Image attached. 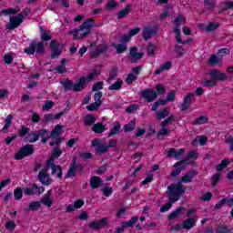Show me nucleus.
<instances>
[{
  "instance_id": "nucleus-52",
  "label": "nucleus",
  "mask_w": 233,
  "mask_h": 233,
  "mask_svg": "<svg viewBox=\"0 0 233 233\" xmlns=\"http://www.w3.org/2000/svg\"><path fill=\"white\" fill-rule=\"evenodd\" d=\"M136 128V121L131 120L129 124L124 126V132H132Z\"/></svg>"
},
{
  "instance_id": "nucleus-6",
  "label": "nucleus",
  "mask_w": 233,
  "mask_h": 233,
  "mask_svg": "<svg viewBox=\"0 0 233 233\" xmlns=\"http://www.w3.org/2000/svg\"><path fill=\"white\" fill-rule=\"evenodd\" d=\"M45 54V44L43 42L36 43L33 41L28 48L25 49V54H28V56H34V54Z\"/></svg>"
},
{
  "instance_id": "nucleus-61",
  "label": "nucleus",
  "mask_w": 233,
  "mask_h": 233,
  "mask_svg": "<svg viewBox=\"0 0 233 233\" xmlns=\"http://www.w3.org/2000/svg\"><path fill=\"white\" fill-rule=\"evenodd\" d=\"M134 81H137V76L132 73L128 74L126 78V83L127 85H130V84L134 83Z\"/></svg>"
},
{
  "instance_id": "nucleus-25",
  "label": "nucleus",
  "mask_w": 233,
  "mask_h": 233,
  "mask_svg": "<svg viewBox=\"0 0 233 233\" xmlns=\"http://www.w3.org/2000/svg\"><path fill=\"white\" fill-rule=\"evenodd\" d=\"M60 85H62L64 92H68V90H74V81L68 78L61 80Z\"/></svg>"
},
{
  "instance_id": "nucleus-53",
  "label": "nucleus",
  "mask_w": 233,
  "mask_h": 233,
  "mask_svg": "<svg viewBox=\"0 0 233 233\" xmlns=\"http://www.w3.org/2000/svg\"><path fill=\"white\" fill-rule=\"evenodd\" d=\"M230 55V49L228 48H221L218 51V56L220 59H223V57H225V56H229Z\"/></svg>"
},
{
  "instance_id": "nucleus-18",
  "label": "nucleus",
  "mask_w": 233,
  "mask_h": 233,
  "mask_svg": "<svg viewBox=\"0 0 233 233\" xmlns=\"http://www.w3.org/2000/svg\"><path fill=\"white\" fill-rule=\"evenodd\" d=\"M196 94L194 93H187V95L184 97V100L182 102L180 110L181 112H186V110H188V107L190 105H192V97H194Z\"/></svg>"
},
{
  "instance_id": "nucleus-5",
  "label": "nucleus",
  "mask_w": 233,
  "mask_h": 233,
  "mask_svg": "<svg viewBox=\"0 0 233 233\" xmlns=\"http://www.w3.org/2000/svg\"><path fill=\"white\" fill-rule=\"evenodd\" d=\"M108 52V45L103 43L97 46V42H91L89 44V56L91 59L105 56Z\"/></svg>"
},
{
  "instance_id": "nucleus-2",
  "label": "nucleus",
  "mask_w": 233,
  "mask_h": 233,
  "mask_svg": "<svg viewBox=\"0 0 233 233\" xmlns=\"http://www.w3.org/2000/svg\"><path fill=\"white\" fill-rule=\"evenodd\" d=\"M92 26H94V20L86 19L77 28L68 31V35H73V39H85L86 35H90Z\"/></svg>"
},
{
  "instance_id": "nucleus-49",
  "label": "nucleus",
  "mask_w": 233,
  "mask_h": 233,
  "mask_svg": "<svg viewBox=\"0 0 233 233\" xmlns=\"http://www.w3.org/2000/svg\"><path fill=\"white\" fill-rule=\"evenodd\" d=\"M18 137H25L26 135L30 134V128L25 126H21V129L17 132Z\"/></svg>"
},
{
  "instance_id": "nucleus-56",
  "label": "nucleus",
  "mask_w": 233,
  "mask_h": 233,
  "mask_svg": "<svg viewBox=\"0 0 233 233\" xmlns=\"http://www.w3.org/2000/svg\"><path fill=\"white\" fill-rule=\"evenodd\" d=\"M116 77H117V70L116 68H113L109 74V77L107 78L106 83L110 85L112 81L116 79Z\"/></svg>"
},
{
  "instance_id": "nucleus-44",
  "label": "nucleus",
  "mask_w": 233,
  "mask_h": 233,
  "mask_svg": "<svg viewBox=\"0 0 233 233\" xmlns=\"http://www.w3.org/2000/svg\"><path fill=\"white\" fill-rule=\"evenodd\" d=\"M61 132H63V126L61 125H56L55 128L51 131L50 137H56V136H61Z\"/></svg>"
},
{
  "instance_id": "nucleus-38",
  "label": "nucleus",
  "mask_w": 233,
  "mask_h": 233,
  "mask_svg": "<svg viewBox=\"0 0 233 233\" xmlns=\"http://www.w3.org/2000/svg\"><path fill=\"white\" fill-rule=\"evenodd\" d=\"M96 123V116L94 115H87L84 117V125L90 127Z\"/></svg>"
},
{
  "instance_id": "nucleus-32",
  "label": "nucleus",
  "mask_w": 233,
  "mask_h": 233,
  "mask_svg": "<svg viewBox=\"0 0 233 233\" xmlns=\"http://www.w3.org/2000/svg\"><path fill=\"white\" fill-rule=\"evenodd\" d=\"M139 221V218L137 216L132 217L128 221H126L123 223V228H132L136 223Z\"/></svg>"
},
{
  "instance_id": "nucleus-16",
  "label": "nucleus",
  "mask_w": 233,
  "mask_h": 233,
  "mask_svg": "<svg viewBox=\"0 0 233 233\" xmlns=\"http://www.w3.org/2000/svg\"><path fill=\"white\" fill-rule=\"evenodd\" d=\"M209 76L211 79L215 81H225L227 79V74L218 70V69H210Z\"/></svg>"
},
{
  "instance_id": "nucleus-59",
  "label": "nucleus",
  "mask_w": 233,
  "mask_h": 233,
  "mask_svg": "<svg viewBox=\"0 0 233 233\" xmlns=\"http://www.w3.org/2000/svg\"><path fill=\"white\" fill-rule=\"evenodd\" d=\"M101 97H103V93L101 91L95 93L94 95L95 103H97L98 105H103V100L101 99Z\"/></svg>"
},
{
  "instance_id": "nucleus-21",
  "label": "nucleus",
  "mask_w": 233,
  "mask_h": 233,
  "mask_svg": "<svg viewBox=\"0 0 233 233\" xmlns=\"http://www.w3.org/2000/svg\"><path fill=\"white\" fill-rule=\"evenodd\" d=\"M183 154H185V148H180L178 150H176L175 148H170L167 151V157H174L175 159H180Z\"/></svg>"
},
{
  "instance_id": "nucleus-17",
  "label": "nucleus",
  "mask_w": 233,
  "mask_h": 233,
  "mask_svg": "<svg viewBox=\"0 0 233 233\" xmlns=\"http://www.w3.org/2000/svg\"><path fill=\"white\" fill-rule=\"evenodd\" d=\"M92 147H96V153L98 155L106 154L108 152V147L101 144L98 139L92 140Z\"/></svg>"
},
{
  "instance_id": "nucleus-47",
  "label": "nucleus",
  "mask_w": 233,
  "mask_h": 233,
  "mask_svg": "<svg viewBox=\"0 0 233 233\" xmlns=\"http://www.w3.org/2000/svg\"><path fill=\"white\" fill-rule=\"evenodd\" d=\"M108 185H110V184L106 183L105 187L101 189V191L103 192V195L106 198H110V196H112V192H113L112 187H109Z\"/></svg>"
},
{
  "instance_id": "nucleus-14",
  "label": "nucleus",
  "mask_w": 233,
  "mask_h": 233,
  "mask_svg": "<svg viewBox=\"0 0 233 233\" xmlns=\"http://www.w3.org/2000/svg\"><path fill=\"white\" fill-rule=\"evenodd\" d=\"M45 192L44 187H39L37 184H33L31 187H25L24 193L25 196H35V194H43Z\"/></svg>"
},
{
  "instance_id": "nucleus-13",
  "label": "nucleus",
  "mask_w": 233,
  "mask_h": 233,
  "mask_svg": "<svg viewBox=\"0 0 233 233\" xmlns=\"http://www.w3.org/2000/svg\"><path fill=\"white\" fill-rule=\"evenodd\" d=\"M46 170H49L51 168L52 172L51 174L54 176V174H57L56 177H58V179H61L63 177V167H61V165H56L54 162L49 164L48 162H46Z\"/></svg>"
},
{
  "instance_id": "nucleus-64",
  "label": "nucleus",
  "mask_w": 233,
  "mask_h": 233,
  "mask_svg": "<svg viewBox=\"0 0 233 233\" xmlns=\"http://www.w3.org/2000/svg\"><path fill=\"white\" fill-rule=\"evenodd\" d=\"M228 10H233V2H226L224 4V7L222 8V12H227Z\"/></svg>"
},
{
  "instance_id": "nucleus-3",
  "label": "nucleus",
  "mask_w": 233,
  "mask_h": 233,
  "mask_svg": "<svg viewBox=\"0 0 233 233\" xmlns=\"http://www.w3.org/2000/svg\"><path fill=\"white\" fill-rule=\"evenodd\" d=\"M39 137H41V141L45 144L49 140L50 136L48 135L47 129H40L38 131H29L27 137H24V141L25 143H35V141H39Z\"/></svg>"
},
{
  "instance_id": "nucleus-12",
  "label": "nucleus",
  "mask_w": 233,
  "mask_h": 233,
  "mask_svg": "<svg viewBox=\"0 0 233 233\" xmlns=\"http://www.w3.org/2000/svg\"><path fill=\"white\" fill-rule=\"evenodd\" d=\"M187 24V18H185V15L183 14H179L174 20V28H173V32L175 34H180L181 33V29L180 26L181 25H186Z\"/></svg>"
},
{
  "instance_id": "nucleus-40",
  "label": "nucleus",
  "mask_w": 233,
  "mask_h": 233,
  "mask_svg": "<svg viewBox=\"0 0 233 233\" xmlns=\"http://www.w3.org/2000/svg\"><path fill=\"white\" fill-rule=\"evenodd\" d=\"M21 9H15V8H7V9H3L0 12V16L2 15H15L17 14Z\"/></svg>"
},
{
  "instance_id": "nucleus-42",
  "label": "nucleus",
  "mask_w": 233,
  "mask_h": 233,
  "mask_svg": "<svg viewBox=\"0 0 233 233\" xmlns=\"http://www.w3.org/2000/svg\"><path fill=\"white\" fill-rule=\"evenodd\" d=\"M123 87V80L117 79L114 84L108 86V90H121Z\"/></svg>"
},
{
  "instance_id": "nucleus-36",
  "label": "nucleus",
  "mask_w": 233,
  "mask_h": 233,
  "mask_svg": "<svg viewBox=\"0 0 233 233\" xmlns=\"http://www.w3.org/2000/svg\"><path fill=\"white\" fill-rule=\"evenodd\" d=\"M219 26H221V24L219 23L209 22L206 26L205 30L206 32H216V30L219 28Z\"/></svg>"
},
{
  "instance_id": "nucleus-31",
  "label": "nucleus",
  "mask_w": 233,
  "mask_h": 233,
  "mask_svg": "<svg viewBox=\"0 0 233 233\" xmlns=\"http://www.w3.org/2000/svg\"><path fill=\"white\" fill-rule=\"evenodd\" d=\"M170 68H172V62L167 61L164 65H162L160 67H158L155 71V74L156 76H159V74H162V72H165V70H170Z\"/></svg>"
},
{
  "instance_id": "nucleus-41",
  "label": "nucleus",
  "mask_w": 233,
  "mask_h": 233,
  "mask_svg": "<svg viewBox=\"0 0 233 233\" xmlns=\"http://www.w3.org/2000/svg\"><path fill=\"white\" fill-rule=\"evenodd\" d=\"M168 114H170L168 107H165L164 109H162L157 113L156 118L157 119H165V117H167Z\"/></svg>"
},
{
  "instance_id": "nucleus-1",
  "label": "nucleus",
  "mask_w": 233,
  "mask_h": 233,
  "mask_svg": "<svg viewBox=\"0 0 233 233\" xmlns=\"http://www.w3.org/2000/svg\"><path fill=\"white\" fill-rule=\"evenodd\" d=\"M187 192V188L182 184H171L167 187V197L169 202L160 208V212H168L172 208V204L179 201V197Z\"/></svg>"
},
{
  "instance_id": "nucleus-23",
  "label": "nucleus",
  "mask_w": 233,
  "mask_h": 233,
  "mask_svg": "<svg viewBox=\"0 0 233 233\" xmlns=\"http://www.w3.org/2000/svg\"><path fill=\"white\" fill-rule=\"evenodd\" d=\"M129 56L131 59H141L145 56V53L138 52L137 46H132L129 48Z\"/></svg>"
},
{
  "instance_id": "nucleus-62",
  "label": "nucleus",
  "mask_w": 233,
  "mask_h": 233,
  "mask_svg": "<svg viewBox=\"0 0 233 233\" xmlns=\"http://www.w3.org/2000/svg\"><path fill=\"white\" fill-rule=\"evenodd\" d=\"M224 143L229 145V152H233V137L229 135L225 140Z\"/></svg>"
},
{
  "instance_id": "nucleus-20",
  "label": "nucleus",
  "mask_w": 233,
  "mask_h": 233,
  "mask_svg": "<svg viewBox=\"0 0 233 233\" xmlns=\"http://www.w3.org/2000/svg\"><path fill=\"white\" fill-rule=\"evenodd\" d=\"M108 223V218H103L102 219L98 221H92L89 224V228H92L93 230H97L101 228L102 227H105Z\"/></svg>"
},
{
  "instance_id": "nucleus-57",
  "label": "nucleus",
  "mask_w": 233,
  "mask_h": 233,
  "mask_svg": "<svg viewBox=\"0 0 233 233\" xmlns=\"http://www.w3.org/2000/svg\"><path fill=\"white\" fill-rule=\"evenodd\" d=\"M14 197L17 201L23 199V189H21V187H16L14 191Z\"/></svg>"
},
{
  "instance_id": "nucleus-63",
  "label": "nucleus",
  "mask_w": 233,
  "mask_h": 233,
  "mask_svg": "<svg viewBox=\"0 0 233 233\" xmlns=\"http://www.w3.org/2000/svg\"><path fill=\"white\" fill-rule=\"evenodd\" d=\"M54 106V101L47 100L45 102L44 106H42V110H50Z\"/></svg>"
},
{
  "instance_id": "nucleus-39",
  "label": "nucleus",
  "mask_w": 233,
  "mask_h": 233,
  "mask_svg": "<svg viewBox=\"0 0 233 233\" xmlns=\"http://www.w3.org/2000/svg\"><path fill=\"white\" fill-rule=\"evenodd\" d=\"M229 163H232V161H230V160H228V159H227V158H224L221 162H220V164H218V166H217V170H218V172H221V171H223V170H225V168H227V167H228V164Z\"/></svg>"
},
{
  "instance_id": "nucleus-28",
  "label": "nucleus",
  "mask_w": 233,
  "mask_h": 233,
  "mask_svg": "<svg viewBox=\"0 0 233 233\" xmlns=\"http://www.w3.org/2000/svg\"><path fill=\"white\" fill-rule=\"evenodd\" d=\"M147 52L148 57H156V54H157V46L154 45L152 42H149L147 47Z\"/></svg>"
},
{
  "instance_id": "nucleus-11",
  "label": "nucleus",
  "mask_w": 233,
  "mask_h": 233,
  "mask_svg": "<svg viewBox=\"0 0 233 233\" xmlns=\"http://www.w3.org/2000/svg\"><path fill=\"white\" fill-rule=\"evenodd\" d=\"M38 181H40V183L46 187H48V185L52 184V179L50 178V176H48V169H46V167L39 171Z\"/></svg>"
},
{
  "instance_id": "nucleus-24",
  "label": "nucleus",
  "mask_w": 233,
  "mask_h": 233,
  "mask_svg": "<svg viewBox=\"0 0 233 233\" xmlns=\"http://www.w3.org/2000/svg\"><path fill=\"white\" fill-rule=\"evenodd\" d=\"M85 205V201L83 199H77L74 204H69L66 210V212H74V210H76L77 208H81Z\"/></svg>"
},
{
  "instance_id": "nucleus-26",
  "label": "nucleus",
  "mask_w": 233,
  "mask_h": 233,
  "mask_svg": "<svg viewBox=\"0 0 233 233\" xmlns=\"http://www.w3.org/2000/svg\"><path fill=\"white\" fill-rule=\"evenodd\" d=\"M130 12H132V5L127 4L124 9L118 11L116 17L117 19H124Z\"/></svg>"
},
{
  "instance_id": "nucleus-55",
  "label": "nucleus",
  "mask_w": 233,
  "mask_h": 233,
  "mask_svg": "<svg viewBox=\"0 0 233 233\" xmlns=\"http://www.w3.org/2000/svg\"><path fill=\"white\" fill-rule=\"evenodd\" d=\"M15 227H16L15 221L14 220H9L5 223V228L9 232H14V230H15Z\"/></svg>"
},
{
  "instance_id": "nucleus-10",
  "label": "nucleus",
  "mask_w": 233,
  "mask_h": 233,
  "mask_svg": "<svg viewBox=\"0 0 233 233\" xmlns=\"http://www.w3.org/2000/svg\"><path fill=\"white\" fill-rule=\"evenodd\" d=\"M141 97L146 99L147 103H152V101H156L157 99V92L154 89L147 88L141 91Z\"/></svg>"
},
{
  "instance_id": "nucleus-50",
  "label": "nucleus",
  "mask_w": 233,
  "mask_h": 233,
  "mask_svg": "<svg viewBox=\"0 0 233 233\" xmlns=\"http://www.w3.org/2000/svg\"><path fill=\"white\" fill-rule=\"evenodd\" d=\"M223 65V62L221 59H209L208 61V66L214 67V66H221Z\"/></svg>"
},
{
  "instance_id": "nucleus-15",
  "label": "nucleus",
  "mask_w": 233,
  "mask_h": 233,
  "mask_svg": "<svg viewBox=\"0 0 233 233\" xmlns=\"http://www.w3.org/2000/svg\"><path fill=\"white\" fill-rule=\"evenodd\" d=\"M157 28H159L158 25H154L153 28L150 27H144L142 30V37L146 41H148V39H152V35L157 32Z\"/></svg>"
},
{
  "instance_id": "nucleus-33",
  "label": "nucleus",
  "mask_w": 233,
  "mask_h": 233,
  "mask_svg": "<svg viewBox=\"0 0 233 233\" xmlns=\"http://www.w3.org/2000/svg\"><path fill=\"white\" fill-rule=\"evenodd\" d=\"M195 157H196V151H191L188 153L186 158H183L182 160L177 162L174 165V167H181V165H184V163H187V161H189V159H194Z\"/></svg>"
},
{
  "instance_id": "nucleus-58",
  "label": "nucleus",
  "mask_w": 233,
  "mask_h": 233,
  "mask_svg": "<svg viewBox=\"0 0 233 233\" xmlns=\"http://www.w3.org/2000/svg\"><path fill=\"white\" fill-rule=\"evenodd\" d=\"M99 74H101V73L97 72V71H94V72L90 73L89 75H87V76L85 77L86 84L90 83V81H94V77H96V76H99Z\"/></svg>"
},
{
  "instance_id": "nucleus-8",
  "label": "nucleus",
  "mask_w": 233,
  "mask_h": 233,
  "mask_svg": "<svg viewBox=\"0 0 233 233\" xmlns=\"http://www.w3.org/2000/svg\"><path fill=\"white\" fill-rule=\"evenodd\" d=\"M21 25H23V14L10 16L9 22L5 25V30H15V28H19Z\"/></svg>"
},
{
  "instance_id": "nucleus-45",
  "label": "nucleus",
  "mask_w": 233,
  "mask_h": 233,
  "mask_svg": "<svg viewBox=\"0 0 233 233\" xmlns=\"http://www.w3.org/2000/svg\"><path fill=\"white\" fill-rule=\"evenodd\" d=\"M12 119H14V116L12 115H8L5 118V125L4 126L2 132H4V134H6V130H8V128H10V125H12Z\"/></svg>"
},
{
  "instance_id": "nucleus-30",
  "label": "nucleus",
  "mask_w": 233,
  "mask_h": 233,
  "mask_svg": "<svg viewBox=\"0 0 233 233\" xmlns=\"http://www.w3.org/2000/svg\"><path fill=\"white\" fill-rule=\"evenodd\" d=\"M184 210H185L184 207L177 208L176 210H174L167 216V219H169V220L176 219V218H177V216H181V214H183Z\"/></svg>"
},
{
  "instance_id": "nucleus-54",
  "label": "nucleus",
  "mask_w": 233,
  "mask_h": 233,
  "mask_svg": "<svg viewBox=\"0 0 233 233\" xmlns=\"http://www.w3.org/2000/svg\"><path fill=\"white\" fill-rule=\"evenodd\" d=\"M208 121V118L205 116H200L198 118L193 121V125H205Z\"/></svg>"
},
{
  "instance_id": "nucleus-22",
  "label": "nucleus",
  "mask_w": 233,
  "mask_h": 233,
  "mask_svg": "<svg viewBox=\"0 0 233 233\" xmlns=\"http://www.w3.org/2000/svg\"><path fill=\"white\" fill-rule=\"evenodd\" d=\"M196 218H188L187 219H185L182 222V228H184L185 230H190L191 228H194V227H196Z\"/></svg>"
},
{
  "instance_id": "nucleus-7",
  "label": "nucleus",
  "mask_w": 233,
  "mask_h": 233,
  "mask_svg": "<svg viewBox=\"0 0 233 233\" xmlns=\"http://www.w3.org/2000/svg\"><path fill=\"white\" fill-rule=\"evenodd\" d=\"M32 154H34V146L26 144L25 146H23L15 155V159L19 161L21 159H25V157L28 156H32Z\"/></svg>"
},
{
  "instance_id": "nucleus-51",
  "label": "nucleus",
  "mask_w": 233,
  "mask_h": 233,
  "mask_svg": "<svg viewBox=\"0 0 233 233\" xmlns=\"http://www.w3.org/2000/svg\"><path fill=\"white\" fill-rule=\"evenodd\" d=\"M175 37L177 42H178L180 45H187V43H192V38H187L186 40L181 39V33H177Z\"/></svg>"
},
{
  "instance_id": "nucleus-48",
  "label": "nucleus",
  "mask_w": 233,
  "mask_h": 233,
  "mask_svg": "<svg viewBox=\"0 0 233 233\" xmlns=\"http://www.w3.org/2000/svg\"><path fill=\"white\" fill-rule=\"evenodd\" d=\"M65 63H68V59H62L61 65L56 68L58 74H65V72H68V69L65 66Z\"/></svg>"
},
{
  "instance_id": "nucleus-19",
  "label": "nucleus",
  "mask_w": 233,
  "mask_h": 233,
  "mask_svg": "<svg viewBox=\"0 0 233 233\" xmlns=\"http://www.w3.org/2000/svg\"><path fill=\"white\" fill-rule=\"evenodd\" d=\"M86 88V79L85 76L79 78L78 83L73 84V92H83Z\"/></svg>"
},
{
  "instance_id": "nucleus-34",
  "label": "nucleus",
  "mask_w": 233,
  "mask_h": 233,
  "mask_svg": "<svg viewBox=\"0 0 233 233\" xmlns=\"http://www.w3.org/2000/svg\"><path fill=\"white\" fill-rule=\"evenodd\" d=\"M121 133V124L116 122L115 126L110 129L108 133V137H112V136H116L117 134Z\"/></svg>"
},
{
  "instance_id": "nucleus-29",
  "label": "nucleus",
  "mask_w": 233,
  "mask_h": 233,
  "mask_svg": "<svg viewBox=\"0 0 233 233\" xmlns=\"http://www.w3.org/2000/svg\"><path fill=\"white\" fill-rule=\"evenodd\" d=\"M198 173H196V170L192 169L188 171L185 176L181 177V183H192V178H194V176H196Z\"/></svg>"
},
{
  "instance_id": "nucleus-35",
  "label": "nucleus",
  "mask_w": 233,
  "mask_h": 233,
  "mask_svg": "<svg viewBox=\"0 0 233 233\" xmlns=\"http://www.w3.org/2000/svg\"><path fill=\"white\" fill-rule=\"evenodd\" d=\"M91 130L93 132H96V134H101L102 132H105L106 128L105 127V125H103L102 123H96L93 125Z\"/></svg>"
},
{
  "instance_id": "nucleus-46",
  "label": "nucleus",
  "mask_w": 233,
  "mask_h": 233,
  "mask_svg": "<svg viewBox=\"0 0 233 233\" xmlns=\"http://www.w3.org/2000/svg\"><path fill=\"white\" fill-rule=\"evenodd\" d=\"M113 46L118 54H125L127 52V44H114Z\"/></svg>"
},
{
  "instance_id": "nucleus-9",
  "label": "nucleus",
  "mask_w": 233,
  "mask_h": 233,
  "mask_svg": "<svg viewBox=\"0 0 233 233\" xmlns=\"http://www.w3.org/2000/svg\"><path fill=\"white\" fill-rule=\"evenodd\" d=\"M50 56L52 59H56L60 54H63V49L59 46V41L54 39L49 44Z\"/></svg>"
},
{
  "instance_id": "nucleus-37",
  "label": "nucleus",
  "mask_w": 233,
  "mask_h": 233,
  "mask_svg": "<svg viewBox=\"0 0 233 233\" xmlns=\"http://www.w3.org/2000/svg\"><path fill=\"white\" fill-rule=\"evenodd\" d=\"M76 157L73 158L72 166L69 167L68 171L66 172L67 177H76Z\"/></svg>"
},
{
  "instance_id": "nucleus-27",
  "label": "nucleus",
  "mask_w": 233,
  "mask_h": 233,
  "mask_svg": "<svg viewBox=\"0 0 233 233\" xmlns=\"http://www.w3.org/2000/svg\"><path fill=\"white\" fill-rule=\"evenodd\" d=\"M89 185L92 188H99L103 185V180L99 177H92L89 181Z\"/></svg>"
},
{
  "instance_id": "nucleus-60",
  "label": "nucleus",
  "mask_w": 233,
  "mask_h": 233,
  "mask_svg": "<svg viewBox=\"0 0 233 233\" xmlns=\"http://www.w3.org/2000/svg\"><path fill=\"white\" fill-rule=\"evenodd\" d=\"M40 203H43V205H45V207H48V208L52 207V199H50L48 197H43L40 200Z\"/></svg>"
},
{
  "instance_id": "nucleus-43",
  "label": "nucleus",
  "mask_w": 233,
  "mask_h": 233,
  "mask_svg": "<svg viewBox=\"0 0 233 233\" xmlns=\"http://www.w3.org/2000/svg\"><path fill=\"white\" fill-rule=\"evenodd\" d=\"M41 208V202L40 201H33L29 204L28 208L25 209L26 211L32 210L33 212H35Z\"/></svg>"
},
{
  "instance_id": "nucleus-4",
  "label": "nucleus",
  "mask_w": 233,
  "mask_h": 233,
  "mask_svg": "<svg viewBox=\"0 0 233 233\" xmlns=\"http://www.w3.org/2000/svg\"><path fill=\"white\" fill-rule=\"evenodd\" d=\"M61 143H63V138L60 137L53 138L49 143V147H56L51 152V157L46 161L49 165L54 163L56 159H59V157H61V155L63 154V150H61Z\"/></svg>"
}]
</instances>
